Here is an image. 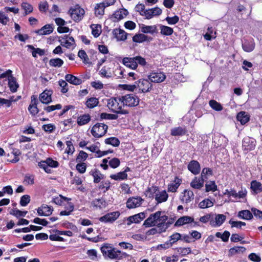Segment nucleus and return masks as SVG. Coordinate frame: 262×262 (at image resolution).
<instances>
[{"label":"nucleus","mask_w":262,"mask_h":262,"mask_svg":"<svg viewBox=\"0 0 262 262\" xmlns=\"http://www.w3.org/2000/svg\"><path fill=\"white\" fill-rule=\"evenodd\" d=\"M107 106L113 112L121 114H127L128 113L127 110H122L123 104V102H122L121 96L111 98L107 99Z\"/></svg>","instance_id":"obj_1"},{"label":"nucleus","mask_w":262,"mask_h":262,"mask_svg":"<svg viewBox=\"0 0 262 262\" xmlns=\"http://www.w3.org/2000/svg\"><path fill=\"white\" fill-rule=\"evenodd\" d=\"M101 251L103 255L107 256L111 259H120L123 256H126L127 254L121 252L120 250L113 248L110 244H104L101 248Z\"/></svg>","instance_id":"obj_2"},{"label":"nucleus","mask_w":262,"mask_h":262,"mask_svg":"<svg viewBox=\"0 0 262 262\" xmlns=\"http://www.w3.org/2000/svg\"><path fill=\"white\" fill-rule=\"evenodd\" d=\"M68 13L71 17L75 21L81 20L85 14V11L78 5L70 8Z\"/></svg>","instance_id":"obj_3"},{"label":"nucleus","mask_w":262,"mask_h":262,"mask_svg":"<svg viewBox=\"0 0 262 262\" xmlns=\"http://www.w3.org/2000/svg\"><path fill=\"white\" fill-rule=\"evenodd\" d=\"M121 98L123 105L133 107L138 105L139 103L140 99L138 97L133 94L122 96Z\"/></svg>","instance_id":"obj_4"},{"label":"nucleus","mask_w":262,"mask_h":262,"mask_svg":"<svg viewBox=\"0 0 262 262\" xmlns=\"http://www.w3.org/2000/svg\"><path fill=\"white\" fill-rule=\"evenodd\" d=\"M107 128V125L98 123L93 126L91 133L95 137L99 138L106 134Z\"/></svg>","instance_id":"obj_5"},{"label":"nucleus","mask_w":262,"mask_h":262,"mask_svg":"<svg viewBox=\"0 0 262 262\" xmlns=\"http://www.w3.org/2000/svg\"><path fill=\"white\" fill-rule=\"evenodd\" d=\"M12 71L10 70H8L5 73L2 74L0 76L1 78H6L8 77V85L10 89V90L12 92H15L18 87V84L16 81V79L12 76Z\"/></svg>","instance_id":"obj_6"},{"label":"nucleus","mask_w":262,"mask_h":262,"mask_svg":"<svg viewBox=\"0 0 262 262\" xmlns=\"http://www.w3.org/2000/svg\"><path fill=\"white\" fill-rule=\"evenodd\" d=\"M152 84L147 79H140L137 83V87L142 93L149 92L152 88Z\"/></svg>","instance_id":"obj_7"},{"label":"nucleus","mask_w":262,"mask_h":262,"mask_svg":"<svg viewBox=\"0 0 262 262\" xmlns=\"http://www.w3.org/2000/svg\"><path fill=\"white\" fill-rule=\"evenodd\" d=\"M148 78L152 82L160 83L163 81L165 78L166 76L163 73H152L148 76Z\"/></svg>","instance_id":"obj_8"},{"label":"nucleus","mask_w":262,"mask_h":262,"mask_svg":"<svg viewBox=\"0 0 262 262\" xmlns=\"http://www.w3.org/2000/svg\"><path fill=\"white\" fill-rule=\"evenodd\" d=\"M143 201V199L140 197L130 198L127 201L126 206L129 209L139 207Z\"/></svg>","instance_id":"obj_9"},{"label":"nucleus","mask_w":262,"mask_h":262,"mask_svg":"<svg viewBox=\"0 0 262 262\" xmlns=\"http://www.w3.org/2000/svg\"><path fill=\"white\" fill-rule=\"evenodd\" d=\"M180 198L182 203L188 204L194 199V194L192 191L185 189Z\"/></svg>","instance_id":"obj_10"},{"label":"nucleus","mask_w":262,"mask_h":262,"mask_svg":"<svg viewBox=\"0 0 262 262\" xmlns=\"http://www.w3.org/2000/svg\"><path fill=\"white\" fill-rule=\"evenodd\" d=\"M120 215L118 211L108 213L99 219L100 221L102 222H113L116 220Z\"/></svg>","instance_id":"obj_11"},{"label":"nucleus","mask_w":262,"mask_h":262,"mask_svg":"<svg viewBox=\"0 0 262 262\" xmlns=\"http://www.w3.org/2000/svg\"><path fill=\"white\" fill-rule=\"evenodd\" d=\"M53 211L52 207L46 204L42 205L37 210V213L40 216H49L52 213Z\"/></svg>","instance_id":"obj_12"},{"label":"nucleus","mask_w":262,"mask_h":262,"mask_svg":"<svg viewBox=\"0 0 262 262\" xmlns=\"http://www.w3.org/2000/svg\"><path fill=\"white\" fill-rule=\"evenodd\" d=\"M61 46L65 47L67 48H70L71 46L74 45L75 40L73 37L66 35L59 40Z\"/></svg>","instance_id":"obj_13"},{"label":"nucleus","mask_w":262,"mask_h":262,"mask_svg":"<svg viewBox=\"0 0 262 262\" xmlns=\"http://www.w3.org/2000/svg\"><path fill=\"white\" fill-rule=\"evenodd\" d=\"M38 100L34 95H32L31 97V104H30L28 110L32 115H35L38 113V109L37 107Z\"/></svg>","instance_id":"obj_14"},{"label":"nucleus","mask_w":262,"mask_h":262,"mask_svg":"<svg viewBox=\"0 0 262 262\" xmlns=\"http://www.w3.org/2000/svg\"><path fill=\"white\" fill-rule=\"evenodd\" d=\"M128 14V12L125 9H120L117 10L113 15V18L115 19L114 21H118L125 17H126Z\"/></svg>","instance_id":"obj_15"},{"label":"nucleus","mask_w":262,"mask_h":262,"mask_svg":"<svg viewBox=\"0 0 262 262\" xmlns=\"http://www.w3.org/2000/svg\"><path fill=\"white\" fill-rule=\"evenodd\" d=\"M188 169L194 174H197L201 170L200 165L197 161L192 160L188 165Z\"/></svg>","instance_id":"obj_16"},{"label":"nucleus","mask_w":262,"mask_h":262,"mask_svg":"<svg viewBox=\"0 0 262 262\" xmlns=\"http://www.w3.org/2000/svg\"><path fill=\"white\" fill-rule=\"evenodd\" d=\"M51 92L49 91H45L39 96V100L45 104H48L52 101Z\"/></svg>","instance_id":"obj_17"},{"label":"nucleus","mask_w":262,"mask_h":262,"mask_svg":"<svg viewBox=\"0 0 262 262\" xmlns=\"http://www.w3.org/2000/svg\"><path fill=\"white\" fill-rule=\"evenodd\" d=\"M243 50L247 52H252L255 48V42L253 39L250 40H245L242 43Z\"/></svg>","instance_id":"obj_18"},{"label":"nucleus","mask_w":262,"mask_h":262,"mask_svg":"<svg viewBox=\"0 0 262 262\" xmlns=\"http://www.w3.org/2000/svg\"><path fill=\"white\" fill-rule=\"evenodd\" d=\"M122 62L125 66L132 69H136L137 68V63L136 62L135 57L133 58L124 57L122 60Z\"/></svg>","instance_id":"obj_19"},{"label":"nucleus","mask_w":262,"mask_h":262,"mask_svg":"<svg viewBox=\"0 0 262 262\" xmlns=\"http://www.w3.org/2000/svg\"><path fill=\"white\" fill-rule=\"evenodd\" d=\"M255 146V142L249 137L245 138L243 141V146L245 150H252Z\"/></svg>","instance_id":"obj_20"},{"label":"nucleus","mask_w":262,"mask_h":262,"mask_svg":"<svg viewBox=\"0 0 262 262\" xmlns=\"http://www.w3.org/2000/svg\"><path fill=\"white\" fill-rule=\"evenodd\" d=\"M113 34L117 40H125L127 38V33L120 29H115Z\"/></svg>","instance_id":"obj_21"},{"label":"nucleus","mask_w":262,"mask_h":262,"mask_svg":"<svg viewBox=\"0 0 262 262\" xmlns=\"http://www.w3.org/2000/svg\"><path fill=\"white\" fill-rule=\"evenodd\" d=\"M194 219L193 218L188 216H184L180 217L175 223V226H180L183 225L193 222Z\"/></svg>","instance_id":"obj_22"},{"label":"nucleus","mask_w":262,"mask_h":262,"mask_svg":"<svg viewBox=\"0 0 262 262\" xmlns=\"http://www.w3.org/2000/svg\"><path fill=\"white\" fill-rule=\"evenodd\" d=\"M168 194L165 190L158 191L156 194L155 200L158 203L166 202L168 198Z\"/></svg>","instance_id":"obj_23"},{"label":"nucleus","mask_w":262,"mask_h":262,"mask_svg":"<svg viewBox=\"0 0 262 262\" xmlns=\"http://www.w3.org/2000/svg\"><path fill=\"white\" fill-rule=\"evenodd\" d=\"M53 31V28L51 25H46L42 27L40 29L36 31V33L39 35H48L51 34Z\"/></svg>","instance_id":"obj_24"},{"label":"nucleus","mask_w":262,"mask_h":262,"mask_svg":"<svg viewBox=\"0 0 262 262\" xmlns=\"http://www.w3.org/2000/svg\"><path fill=\"white\" fill-rule=\"evenodd\" d=\"M204 185L203 178L195 177L190 183V186L194 189H200Z\"/></svg>","instance_id":"obj_25"},{"label":"nucleus","mask_w":262,"mask_h":262,"mask_svg":"<svg viewBox=\"0 0 262 262\" xmlns=\"http://www.w3.org/2000/svg\"><path fill=\"white\" fill-rule=\"evenodd\" d=\"M251 190L253 191L254 194H257L258 193L262 191V185L261 184L255 180L252 181L251 182Z\"/></svg>","instance_id":"obj_26"},{"label":"nucleus","mask_w":262,"mask_h":262,"mask_svg":"<svg viewBox=\"0 0 262 262\" xmlns=\"http://www.w3.org/2000/svg\"><path fill=\"white\" fill-rule=\"evenodd\" d=\"M65 79L66 81L74 85H79L82 82L81 79L71 74L66 75Z\"/></svg>","instance_id":"obj_27"},{"label":"nucleus","mask_w":262,"mask_h":262,"mask_svg":"<svg viewBox=\"0 0 262 262\" xmlns=\"http://www.w3.org/2000/svg\"><path fill=\"white\" fill-rule=\"evenodd\" d=\"M186 130L185 128L179 126L173 128L171 129V135L173 136H183L186 134Z\"/></svg>","instance_id":"obj_28"},{"label":"nucleus","mask_w":262,"mask_h":262,"mask_svg":"<svg viewBox=\"0 0 262 262\" xmlns=\"http://www.w3.org/2000/svg\"><path fill=\"white\" fill-rule=\"evenodd\" d=\"M106 7L100 3L97 4L95 7V14L97 17H101L104 14V9Z\"/></svg>","instance_id":"obj_29"},{"label":"nucleus","mask_w":262,"mask_h":262,"mask_svg":"<svg viewBox=\"0 0 262 262\" xmlns=\"http://www.w3.org/2000/svg\"><path fill=\"white\" fill-rule=\"evenodd\" d=\"M86 148L92 152H96L98 157H101L108 154V151H101L99 150L98 147L95 145H92L90 147H86Z\"/></svg>","instance_id":"obj_30"},{"label":"nucleus","mask_w":262,"mask_h":262,"mask_svg":"<svg viewBox=\"0 0 262 262\" xmlns=\"http://www.w3.org/2000/svg\"><path fill=\"white\" fill-rule=\"evenodd\" d=\"M181 182V180L176 178L173 182L168 185V191L172 192H176L180 186Z\"/></svg>","instance_id":"obj_31"},{"label":"nucleus","mask_w":262,"mask_h":262,"mask_svg":"<svg viewBox=\"0 0 262 262\" xmlns=\"http://www.w3.org/2000/svg\"><path fill=\"white\" fill-rule=\"evenodd\" d=\"M237 119L242 124L246 123L249 119L248 116L244 112H241L237 115Z\"/></svg>","instance_id":"obj_32"},{"label":"nucleus","mask_w":262,"mask_h":262,"mask_svg":"<svg viewBox=\"0 0 262 262\" xmlns=\"http://www.w3.org/2000/svg\"><path fill=\"white\" fill-rule=\"evenodd\" d=\"M91 173L94 178V183H98L103 178V176L96 169L92 170Z\"/></svg>","instance_id":"obj_33"},{"label":"nucleus","mask_w":262,"mask_h":262,"mask_svg":"<svg viewBox=\"0 0 262 262\" xmlns=\"http://www.w3.org/2000/svg\"><path fill=\"white\" fill-rule=\"evenodd\" d=\"M238 216L245 220H250L252 218V213L248 210L241 211L238 213Z\"/></svg>","instance_id":"obj_34"},{"label":"nucleus","mask_w":262,"mask_h":262,"mask_svg":"<svg viewBox=\"0 0 262 262\" xmlns=\"http://www.w3.org/2000/svg\"><path fill=\"white\" fill-rule=\"evenodd\" d=\"M29 49L32 50V55L34 57H36V54H38L40 56H42L45 54V50L40 48H35L32 45H27Z\"/></svg>","instance_id":"obj_35"},{"label":"nucleus","mask_w":262,"mask_h":262,"mask_svg":"<svg viewBox=\"0 0 262 262\" xmlns=\"http://www.w3.org/2000/svg\"><path fill=\"white\" fill-rule=\"evenodd\" d=\"M91 119L89 115H83L79 117L77 119V123L79 125H83L88 123Z\"/></svg>","instance_id":"obj_36"},{"label":"nucleus","mask_w":262,"mask_h":262,"mask_svg":"<svg viewBox=\"0 0 262 262\" xmlns=\"http://www.w3.org/2000/svg\"><path fill=\"white\" fill-rule=\"evenodd\" d=\"M110 177L115 180L119 181L127 179V174L125 171L120 172L117 174H112Z\"/></svg>","instance_id":"obj_37"},{"label":"nucleus","mask_w":262,"mask_h":262,"mask_svg":"<svg viewBox=\"0 0 262 262\" xmlns=\"http://www.w3.org/2000/svg\"><path fill=\"white\" fill-rule=\"evenodd\" d=\"M147 38L148 37L143 34H136L133 37V40L136 42L141 43L143 41H146L147 40Z\"/></svg>","instance_id":"obj_38"},{"label":"nucleus","mask_w":262,"mask_h":262,"mask_svg":"<svg viewBox=\"0 0 262 262\" xmlns=\"http://www.w3.org/2000/svg\"><path fill=\"white\" fill-rule=\"evenodd\" d=\"M161 33L164 35H170L173 32V29L166 26L161 25L160 27Z\"/></svg>","instance_id":"obj_39"},{"label":"nucleus","mask_w":262,"mask_h":262,"mask_svg":"<svg viewBox=\"0 0 262 262\" xmlns=\"http://www.w3.org/2000/svg\"><path fill=\"white\" fill-rule=\"evenodd\" d=\"M99 101L98 99L95 97H92L87 100L85 104L88 107L92 108L98 105Z\"/></svg>","instance_id":"obj_40"},{"label":"nucleus","mask_w":262,"mask_h":262,"mask_svg":"<svg viewBox=\"0 0 262 262\" xmlns=\"http://www.w3.org/2000/svg\"><path fill=\"white\" fill-rule=\"evenodd\" d=\"M92 204L94 207L102 208L106 206V203L103 199H100L94 200Z\"/></svg>","instance_id":"obj_41"},{"label":"nucleus","mask_w":262,"mask_h":262,"mask_svg":"<svg viewBox=\"0 0 262 262\" xmlns=\"http://www.w3.org/2000/svg\"><path fill=\"white\" fill-rule=\"evenodd\" d=\"M226 216L224 214H218L215 215V225L213 226H221L226 220Z\"/></svg>","instance_id":"obj_42"},{"label":"nucleus","mask_w":262,"mask_h":262,"mask_svg":"<svg viewBox=\"0 0 262 262\" xmlns=\"http://www.w3.org/2000/svg\"><path fill=\"white\" fill-rule=\"evenodd\" d=\"M156 225H158V224L156 222L155 219L152 217V214H150L144 223V225L148 227L155 226Z\"/></svg>","instance_id":"obj_43"},{"label":"nucleus","mask_w":262,"mask_h":262,"mask_svg":"<svg viewBox=\"0 0 262 262\" xmlns=\"http://www.w3.org/2000/svg\"><path fill=\"white\" fill-rule=\"evenodd\" d=\"M105 143L106 144H110L115 147H117L119 145L120 141L118 138L116 137H111L107 138L105 140Z\"/></svg>","instance_id":"obj_44"},{"label":"nucleus","mask_w":262,"mask_h":262,"mask_svg":"<svg viewBox=\"0 0 262 262\" xmlns=\"http://www.w3.org/2000/svg\"><path fill=\"white\" fill-rule=\"evenodd\" d=\"M158 190V187L157 186H152L148 188L146 191V195L149 198H152L155 195L156 196V193H157Z\"/></svg>","instance_id":"obj_45"},{"label":"nucleus","mask_w":262,"mask_h":262,"mask_svg":"<svg viewBox=\"0 0 262 262\" xmlns=\"http://www.w3.org/2000/svg\"><path fill=\"white\" fill-rule=\"evenodd\" d=\"M209 104L212 109L216 111H221L223 110V106L222 105L214 100H210Z\"/></svg>","instance_id":"obj_46"},{"label":"nucleus","mask_w":262,"mask_h":262,"mask_svg":"<svg viewBox=\"0 0 262 262\" xmlns=\"http://www.w3.org/2000/svg\"><path fill=\"white\" fill-rule=\"evenodd\" d=\"M213 205V203L209 199H205L201 201L199 204L200 208L202 209L209 208L212 207Z\"/></svg>","instance_id":"obj_47"},{"label":"nucleus","mask_w":262,"mask_h":262,"mask_svg":"<svg viewBox=\"0 0 262 262\" xmlns=\"http://www.w3.org/2000/svg\"><path fill=\"white\" fill-rule=\"evenodd\" d=\"M92 29V33L95 37H97L100 34L101 32V26L99 25H92L91 26Z\"/></svg>","instance_id":"obj_48"},{"label":"nucleus","mask_w":262,"mask_h":262,"mask_svg":"<svg viewBox=\"0 0 262 262\" xmlns=\"http://www.w3.org/2000/svg\"><path fill=\"white\" fill-rule=\"evenodd\" d=\"M49 63L51 66L54 67H60L63 63V61L60 58H54L50 59Z\"/></svg>","instance_id":"obj_49"},{"label":"nucleus","mask_w":262,"mask_h":262,"mask_svg":"<svg viewBox=\"0 0 262 262\" xmlns=\"http://www.w3.org/2000/svg\"><path fill=\"white\" fill-rule=\"evenodd\" d=\"M205 187L206 192H209L210 191L214 192L216 190L217 188V186L214 181L208 182L206 184Z\"/></svg>","instance_id":"obj_50"},{"label":"nucleus","mask_w":262,"mask_h":262,"mask_svg":"<svg viewBox=\"0 0 262 262\" xmlns=\"http://www.w3.org/2000/svg\"><path fill=\"white\" fill-rule=\"evenodd\" d=\"M156 30L155 26H145L141 28L142 32L144 33H153Z\"/></svg>","instance_id":"obj_51"},{"label":"nucleus","mask_w":262,"mask_h":262,"mask_svg":"<svg viewBox=\"0 0 262 262\" xmlns=\"http://www.w3.org/2000/svg\"><path fill=\"white\" fill-rule=\"evenodd\" d=\"M63 200L64 201H70V198L63 196L61 195H59V197L55 198L53 199V202L58 205H62L63 203Z\"/></svg>","instance_id":"obj_52"},{"label":"nucleus","mask_w":262,"mask_h":262,"mask_svg":"<svg viewBox=\"0 0 262 262\" xmlns=\"http://www.w3.org/2000/svg\"><path fill=\"white\" fill-rule=\"evenodd\" d=\"M118 116L116 114H111L103 113L101 114L100 118L103 119H108V120H116L118 118Z\"/></svg>","instance_id":"obj_53"},{"label":"nucleus","mask_w":262,"mask_h":262,"mask_svg":"<svg viewBox=\"0 0 262 262\" xmlns=\"http://www.w3.org/2000/svg\"><path fill=\"white\" fill-rule=\"evenodd\" d=\"M246 251V248L244 247L236 246L231 248L229 250L231 254H235L239 252H244Z\"/></svg>","instance_id":"obj_54"},{"label":"nucleus","mask_w":262,"mask_h":262,"mask_svg":"<svg viewBox=\"0 0 262 262\" xmlns=\"http://www.w3.org/2000/svg\"><path fill=\"white\" fill-rule=\"evenodd\" d=\"M86 168V165L85 163L80 162L76 166V170L80 173H83L85 172Z\"/></svg>","instance_id":"obj_55"},{"label":"nucleus","mask_w":262,"mask_h":262,"mask_svg":"<svg viewBox=\"0 0 262 262\" xmlns=\"http://www.w3.org/2000/svg\"><path fill=\"white\" fill-rule=\"evenodd\" d=\"M88 157V155L84 151L81 150L79 152V155L77 157L76 161L81 162L85 161Z\"/></svg>","instance_id":"obj_56"},{"label":"nucleus","mask_w":262,"mask_h":262,"mask_svg":"<svg viewBox=\"0 0 262 262\" xmlns=\"http://www.w3.org/2000/svg\"><path fill=\"white\" fill-rule=\"evenodd\" d=\"M229 224L231 225V227H236L238 228H241L242 226H245L246 223L241 221H233L230 220L229 222Z\"/></svg>","instance_id":"obj_57"},{"label":"nucleus","mask_w":262,"mask_h":262,"mask_svg":"<svg viewBox=\"0 0 262 262\" xmlns=\"http://www.w3.org/2000/svg\"><path fill=\"white\" fill-rule=\"evenodd\" d=\"M34 177L32 175L26 174L25 177L24 183L27 185H33L34 182Z\"/></svg>","instance_id":"obj_58"},{"label":"nucleus","mask_w":262,"mask_h":262,"mask_svg":"<svg viewBox=\"0 0 262 262\" xmlns=\"http://www.w3.org/2000/svg\"><path fill=\"white\" fill-rule=\"evenodd\" d=\"M108 163L111 167L116 168L119 166L120 162L119 159L114 158L111 159Z\"/></svg>","instance_id":"obj_59"},{"label":"nucleus","mask_w":262,"mask_h":262,"mask_svg":"<svg viewBox=\"0 0 262 262\" xmlns=\"http://www.w3.org/2000/svg\"><path fill=\"white\" fill-rule=\"evenodd\" d=\"M30 201V197L29 195H24L21 196L20 204L22 206H26Z\"/></svg>","instance_id":"obj_60"},{"label":"nucleus","mask_w":262,"mask_h":262,"mask_svg":"<svg viewBox=\"0 0 262 262\" xmlns=\"http://www.w3.org/2000/svg\"><path fill=\"white\" fill-rule=\"evenodd\" d=\"M78 56L79 58L83 60V62L84 63L88 62L89 58L86 52L84 50H80L78 53Z\"/></svg>","instance_id":"obj_61"},{"label":"nucleus","mask_w":262,"mask_h":262,"mask_svg":"<svg viewBox=\"0 0 262 262\" xmlns=\"http://www.w3.org/2000/svg\"><path fill=\"white\" fill-rule=\"evenodd\" d=\"M49 8V5L47 2H40L38 6V9L41 12H46Z\"/></svg>","instance_id":"obj_62"},{"label":"nucleus","mask_w":262,"mask_h":262,"mask_svg":"<svg viewBox=\"0 0 262 262\" xmlns=\"http://www.w3.org/2000/svg\"><path fill=\"white\" fill-rule=\"evenodd\" d=\"M165 20L167 21L169 25H174L179 21V18L177 16H174L171 17L167 16L165 18Z\"/></svg>","instance_id":"obj_63"},{"label":"nucleus","mask_w":262,"mask_h":262,"mask_svg":"<svg viewBox=\"0 0 262 262\" xmlns=\"http://www.w3.org/2000/svg\"><path fill=\"white\" fill-rule=\"evenodd\" d=\"M181 237V235L179 233H175L173 234L172 235H171L170 236V240L169 242H170L171 243V246L173 243H176L179 239H180Z\"/></svg>","instance_id":"obj_64"}]
</instances>
